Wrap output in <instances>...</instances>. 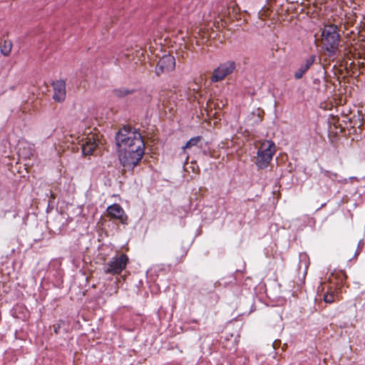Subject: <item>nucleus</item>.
Instances as JSON below:
<instances>
[{"mask_svg":"<svg viewBox=\"0 0 365 365\" xmlns=\"http://www.w3.org/2000/svg\"><path fill=\"white\" fill-rule=\"evenodd\" d=\"M120 163L126 170H133L138 165L145 154V148H118Z\"/></svg>","mask_w":365,"mask_h":365,"instance_id":"3","label":"nucleus"},{"mask_svg":"<svg viewBox=\"0 0 365 365\" xmlns=\"http://www.w3.org/2000/svg\"><path fill=\"white\" fill-rule=\"evenodd\" d=\"M106 212L111 220H116L123 225L128 223V215L120 205L115 203L108 206Z\"/></svg>","mask_w":365,"mask_h":365,"instance_id":"9","label":"nucleus"},{"mask_svg":"<svg viewBox=\"0 0 365 365\" xmlns=\"http://www.w3.org/2000/svg\"><path fill=\"white\" fill-rule=\"evenodd\" d=\"M59 327H59V326H58V327H56V328L54 329V331H55V333H56V334H58Z\"/></svg>","mask_w":365,"mask_h":365,"instance_id":"24","label":"nucleus"},{"mask_svg":"<svg viewBox=\"0 0 365 365\" xmlns=\"http://www.w3.org/2000/svg\"><path fill=\"white\" fill-rule=\"evenodd\" d=\"M360 252L361 250L359 249H357L355 252L354 257H356L359 255Z\"/></svg>","mask_w":365,"mask_h":365,"instance_id":"22","label":"nucleus"},{"mask_svg":"<svg viewBox=\"0 0 365 365\" xmlns=\"http://www.w3.org/2000/svg\"><path fill=\"white\" fill-rule=\"evenodd\" d=\"M354 34V31H350V32L349 33H346L345 35L349 37V35H351V34Z\"/></svg>","mask_w":365,"mask_h":365,"instance_id":"23","label":"nucleus"},{"mask_svg":"<svg viewBox=\"0 0 365 365\" xmlns=\"http://www.w3.org/2000/svg\"><path fill=\"white\" fill-rule=\"evenodd\" d=\"M115 93L118 96H124L130 93L128 90H115Z\"/></svg>","mask_w":365,"mask_h":365,"instance_id":"21","label":"nucleus"},{"mask_svg":"<svg viewBox=\"0 0 365 365\" xmlns=\"http://www.w3.org/2000/svg\"><path fill=\"white\" fill-rule=\"evenodd\" d=\"M64 139H65V142H64L65 145L63 146V149H66V148L68 149L70 148V146L67 143H70L71 144H74V140H77V138H76L73 135L65 136Z\"/></svg>","mask_w":365,"mask_h":365,"instance_id":"20","label":"nucleus"},{"mask_svg":"<svg viewBox=\"0 0 365 365\" xmlns=\"http://www.w3.org/2000/svg\"><path fill=\"white\" fill-rule=\"evenodd\" d=\"M51 197L52 198H55V195H54V194H52V193H51Z\"/></svg>","mask_w":365,"mask_h":365,"instance_id":"25","label":"nucleus"},{"mask_svg":"<svg viewBox=\"0 0 365 365\" xmlns=\"http://www.w3.org/2000/svg\"><path fill=\"white\" fill-rule=\"evenodd\" d=\"M272 14V11L270 9V8L267 6H264L259 11L258 16L261 20L264 21L267 19L269 18Z\"/></svg>","mask_w":365,"mask_h":365,"instance_id":"18","label":"nucleus"},{"mask_svg":"<svg viewBox=\"0 0 365 365\" xmlns=\"http://www.w3.org/2000/svg\"><path fill=\"white\" fill-rule=\"evenodd\" d=\"M34 153L35 150L34 145L26 141L19 142L18 154L20 158L26 160L30 159L34 156Z\"/></svg>","mask_w":365,"mask_h":365,"instance_id":"12","label":"nucleus"},{"mask_svg":"<svg viewBox=\"0 0 365 365\" xmlns=\"http://www.w3.org/2000/svg\"><path fill=\"white\" fill-rule=\"evenodd\" d=\"M346 279V274L344 272H339L336 274H331L329 282L321 284L323 289L324 287L327 288L323 297L324 301L326 303L331 304L339 300V289L343 286Z\"/></svg>","mask_w":365,"mask_h":365,"instance_id":"2","label":"nucleus"},{"mask_svg":"<svg viewBox=\"0 0 365 365\" xmlns=\"http://www.w3.org/2000/svg\"><path fill=\"white\" fill-rule=\"evenodd\" d=\"M53 88V98L55 101L63 102L66 98V82L63 80H58L52 84Z\"/></svg>","mask_w":365,"mask_h":365,"instance_id":"10","label":"nucleus"},{"mask_svg":"<svg viewBox=\"0 0 365 365\" xmlns=\"http://www.w3.org/2000/svg\"><path fill=\"white\" fill-rule=\"evenodd\" d=\"M12 47L13 43L11 40H4L0 45V51L4 56H9Z\"/></svg>","mask_w":365,"mask_h":365,"instance_id":"17","label":"nucleus"},{"mask_svg":"<svg viewBox=\"0 0 365 365\" xmlns=\"http://www.w3.org/2000/svg\"><path fill=\"white\" fill-rule=\"evenodd\" d=\"M98 139L94 135L86 137L85 142L81 145L82 153L83 155H90L98 145Z\"/></svg>","mask_w":365,"mask_h":365,"instance_id":"11","label":"nucleus"},{"mask_svg":"<svg viewBox=\"0 0 365 365\" xmlns=\"http://www.w3.org/2000/svg\"><path fill=\"white\" fill-rule=\"evenodd\" d=\"M213 31L210 30L207 26L200 28L197 32V36H195L196 44L198 46L207 43L210 38H212Z\"/></svg>","mask_w":365,"mask_h":365,"instance_id":"13","label":"nucleus"},{"mask_svg":"<svg viewBox=\"0 0 365 365\" xmlns=\"http://www.w3.org/2000/svg\"><path fill=\"white\" fill-rule=\"evenodd\" d=\"M128 257L125 254L113 257L103 267V272L106 274H119L126 267Z\"/></svg>","mask_w":365,"mask_h":365,"instance_id":"6","label":"nucleus"},{"mask_svg":"<svg viewBox=\"0 0 365 365\" xmlns=\"http://www.w3.org/2000/svg\"><path fill=\"white\" fill-rule=\"evenodd\" d=\"M235 69V63L228 61L220 64L213 71L211 81L212 82H219L225 79L226 76L231 74Z\"/></svg>","mask_w":365,"mask_h":365,"instance_id":"7","label":"nucleus"},{"mask_svg":"<svg viewBox=\"0 0 365 365\" xmlns=\"http://www.w3.org/2000/svg\"><path fill=\"white\" fill-rule=\"evenodd\" d=\"M186 48H187V49H191L190 46H186Z\"/></svg>","mask_w":365,"mask_h":365,"instance_id":"26","label":"nucleus"},{"mask_svg":"<svg viewBox=\"0 0 365 365\" xmlns=\"http://www.w3.org/2000/svg\"><path fill=\"white\" fill-rule=\"evenodd\" d=\"M276 153V146L272 140H264L261 143L257 153L255 164L258 169L267 168Z\"/></svg>","mask_w":365,"mask_h":365,"instance_id":"5","label":"nucleus"},{"mask_svg":"<svg viewBox=\"0 0 365 365\" xmlns=\"http://www.w3.org/2000/svg\"><path fill=\"white\" fill-rule=\"evenodd\" d=\"M309 258L306 255H299V269H301L302 266L304 265V272H306L308 266H309Z\"/></svg>","mask_w":365,"mask_h":365,"instance_id":"19","label":"nucleus"},{"mask_svg":"<svg viewBox=\"0 0 365 365\" xmlns=\"http://www.w3.org/2000/svg\"><path fill=\"white\" fill-rule=\"evenodd\" d=\"M202 140L201 136H195L190 138L186 144L182 147V154L185 157V160H188L189 156L186 154V150L192 148V146H195L197 145L199 142Z\"/></svg>","mask_w":365,"mask_h":365,"instance_id":"16","label":"nucleus"},{"mask_svg":"<svg viewBox=\"0 0 365 365\" xmlns=\"http://www.w3.org/2000/svg\"><path fill=\"white\" fill-rule=\"evenodd\" d=\"M115 143L118 148H145L141 133L130 126H123L116 133Z\"/></svg>","mask_w":365,"mask_h":365,"instance_id":"1","label":"nucleus"},{"mask_svg":"<svg viewBox=\"0 0 365 365\" xmlns=\"http://www.w3.org/2000/svg\"><path fill=\"white\" fill-rule=\"evenodd\" d=\"M316 60V56L312 55L304 60L300 65L299 68L294 72V76L296 79H300L304 74L310 68Z\"/></svg>","mask_w":365,"mask_h":365,"instance_id":"14","label":"nucleus"},{"mask_svg":"<svg viewBox=\"0 0 365 365\" xmlns=\"http://www.w3.org/2000/svg\"><path fill=\"white\" fill-rule=\"evenodd\" d=\"M175 68V59L173 56L168 54L162 56L155 68V72L158 76L163 73L173 71Z\"/></svg>","mask_w":365,"mask_h":365,"instance_id":"8","label":"nucleus"},{"mask_svg":"<svg viewBox=\"0 0 365 365\" xmlns=\"http://www.w3.org/2000/svg\"><path fill=\"white\" fill-rule=\"evenodd\" d=\"M356 21V16L354 13H349L345 15L344 19H341L340 27L344 29V32L348 31L350 27L354 26Z\"/></svg>","mask_w":365,"mask_h":365,"instance_id":"15","label":"nucleus"},{"mask_svg":"<svg viewBox=\"0 0 365 365\" xmlns=\"http://www.w3.org/2000/svg\"><path fill=\"white\" fill-rule=\"evenodd\" d=\"M339 30L334 24L325 25L322 31V43L323 48L330 55H334L338 49L340 41Z\"/></svg>","mask_w":365,"mask_h":365,"instance_id":"4","label":"nucleus"}]
</instances>
